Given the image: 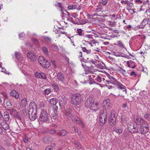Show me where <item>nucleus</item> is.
Returning <instances> with one entry per match:
<instances>
[{
    "label": "nucleus",
    "instance_id": "nucleus-9",
    "mask_svg": "<svg viewBox=\"0 0 150 150\" xmlns=\"http://www.w3.org/2000/svg\"><path fill=\"white\" fill-rule=\"evenodd\" d=\"M38 62L42 66V65H48V64H49V65H50V63L47 61L44 57L42 56H40L38 57Z\"/></svg>",
    "mask_w": 150,
    "mask_h": 150
},
{
    "label": "nucleus",
    "instance_id": "nucleus-22",
    "mask_svg": "<svg viewBox=\"0 0 150 150\" xmlns=\"http://www.w3.org/2000/svg\"><path fill=\"white\" fill-rule=\"evenodd\" d=\"M55 6L56 7H59V10L62 12V13H63V7L62 6V4L61 3L57 2L55 4Z\"/></svg>",
    "mask_w": 150,
    "mask_h": 150
},
{
    "label": "nucleus",
    "instance_id": "nucleus-15",
    "mask_svg": "<svg viewBox=\"0 0 150 150\" xmlns=\"http://www.w3.org/2000/svg\"><path fill=\"white\" fill-rule=\"evenodd\" d=\"M149 130V127H140L139 128V131L140 133L143 135L146 134Z\"/></svg>",
    "mask_w": 150,
    "mask_h": 150
},
{
    "label": "nucleus",
    "instance_id": "nucleus-17",
    "mask_svg": "<svg viewBox=\"0 0 150 150\" xmlns=\"http://www.w3.org/2000/svg\"><path fill=\"white\" fill-rule=\"evenodd\" d=\"M57 76V77L58 80L61 81H64V75L63 74L61 73H58Z\"/></svg>",
    "mask_w": 150,
    "mask_h": 150
},
{
    "label": "nucleus",
    "instance_id": "nucleus-57",
    "mask_svg": "<svg viewBox=\"0 0 150 150\" xmlns=\"http://www.w3.org/2000/svg\"><path fill=\"white\" fill-rule=\"evenodd\" d=\"M58 107L55 105L53 107V111L55 113L57 112V110L58 109Z\"/></svg>",
    "mask_w": 150,
    "mask_h": 150
},
{
    "label": "nucleus",
    "instance_id": "nucleus-64",
    "mask_svg": "<svg viewBox=\"0 0 150 150\" xmlns=\"http://www.w3.org/2000/svg\"><path fill=\"white\" fill-rule=\"evenodd\" d=\"M68 21H70L71 22L73 23H74V21L73 20V19L71 17H70L68 18L67 19Z\"/></svg>",
    "mask_w": 150,
    "mask_h": 150
},
{
    "label": "nucleus",
    "instance_id": "nucleus-33",
    "mask_svg": "<svg viewBox=\"0 0 150 150\" xmlns=\"http://www.w3.org/2000/svg\"><path fill=\"white\" fill-rule=\"evenodd\" d=\"M21 103L22 106L24 107H25L27 104V100L25 98H23L22 100Z\"/></svg>",
    "mask_w": 150,
    "mask_h": 150
},
{
    "label": "nucleus",
    "instance_id": "nucleus-14",
    "mask_svg": "<svg viewBox=\"0 0 150 150\" xmlns=\"http://www.w3.org/2000/svg\"><path fill=\"white\" fill-rule=\"evenodd\" d=\"M35 75L36 77L38 78H42L44 79H46L47 78L46 75L43 73L36 72Z\"/></svg>",
    "mask_w": 150,
    "mask_h": 150
},
{
    "label": "nucleus",
    "instance_id": "nucleus-7",
    "mask_svg": "<svg viewBox=\"0 0 150 150\" xmlns=\"http://www.w3.org/2000/svg\"><path fill=\"white\" fill-rule=\"evenodd\" d=\"M108 122L109 125L112 126L116 124V118L115 113H112L110 115L108 118Z\"/></svg>",
    "mask_w": 150,
    "mask_h": 150
},
{
    "label": "nucleus",
    "instance_id": "nucleus-5",
    "mask_svg": "<svg viewBox=\"0 0 150 150\" xmlns=\"http://www.w3.org/2000/svg\"><path fill=\"white\" fill-rule=\"evenodd\" d=\"M107 113L105 110H102L99 116V121L102 124H105L107 120Z\"/></svg>",
    "mask_w": 150,
    "mask_h": 150
},
{
    "label": "nucleus",
    "instance_id": "nucleus-39",
    "mask_svg": "<svg viewBox=\"0 0 150 150\" xmlns=\"http://www.w3.org/2000/svg\"><path fill=\"white\" fill-rule=\"evenodd\" d=\"M51 92V90L50 88H47L45 89L44 91V93L46 95H48Z\"/></svg>",
    "mask_w": 150,
    "mask_h": 150
},
{
    "label": "nucleus",
    "instance_id": "nucleus-19",
    "mask_svg": "<svg viewBox=\"0 0 150 150\" xmlns=\"http://www.w3.org/2000/svg\"><path fill=\"white\" fill-rule=\"evenodd\" d=\"M67 134V132L65 129H63L60 130L57 135L63 137L65 136Z\"/></svg>",
    "mask_w": 150,
    "mask_h": 150
},
{
    "label": "nucleus",
    "instance_id": "nucleus-50",
    "mask_svg": "<svg viewBox=\"0 0 150 150\" xmlns=\"http://www.w3.org/2000/svg\"><path fill=\"white\" fill-rule=\"evenodd\" d=\"M44 39L45 41L47 42H50L51 41V38L47 36L44 37Z\"/></svg>",
    "mask_w": 150,
    "mask_h": 150
},
{
    "label": "nucleus",
    "instance_id": "nucleus-40",
    "mask_svg": "<svg viewBox=\"0 0 150 150\" xmlns=\"http://www.w3.org/2000/svg\"><path fill=\"white\" fill-rule=\"evenodd\" d=\"M103 8V6L101 4H100L96 7V11H97V12L100 11Z\"/></svg>",
    "mask_w": 150,
    "mask_h": 150
},
{
    "label": "nucleus",
    "instance_id": "nucleus-23",
    "mask_svg": "<svg viewBox=\"0 0 150 150\" xmlns=\"http://www.w3.org/2000/svg\"><path fill=\"white\" fill-rule=\"evenodd\" d=\"M57 112L56 113H55L53 112L51 115V118L52 121H55L56 119L57 118Z\"/></svg>",
    "mask_w": 150,
    "mask_h": 150
},
{
    "label": "nucleus",
    "instance_id": "nucleus-18",
    "mask_svg": "<svg viewBox=\"0 0 150 150\" xmlns=\"http://www.w3.org/2000/svg\"><path fill=\"white\" fill-rule=\"evenodd\" d=\"M10 116L9 113L8 112H4V117H2V119H4L6 121H8L9 119Z\"/></svg>",
    "mask_w": 150,
    "mask_h": 150
},
{
    "label": "nucleus",
    "instance_id": "nucleus-20",
    "mask_svg": "<svg viewBox=\"0 0 150 150\" xmlns=\"http://www.w3.org/2000/svg\"><path fill=\"white\" fill-rule=\"evenodd\" d=\"M135 125L133 124V123L128 124L127 125V129L128 131L130 132H131L132 131V130L134 126Z\"/></svg>",
    "mask_w": 150,
    "mask_h": 150
},
{
    "label": "nucleus",
    "instance_id": "nucleus-58",
    "mask_svg": "<svg viewBox=\"0 0 150 150\" xmlns=\"http://www.w3.org/2000/svg\"><path fill=\"white\" fill-rule=\"evenodd\" d=\"M129 12L131 13V14H133L135 12L134 11V9H131L128 10Z\"/></svg>",
    "mask_w": 150,
    "mask_h": 150
},
{
    "label": "nucleus",
    "instance_id": "nucleus-48",
    "mask_svg": "<svg viewBox=\"0 0 150 150\" xmlns=\"http://www.w3.org/2000/svg\"><path fill=\"white\" fill-rule=\"evenodd\" d=\"M6 104L8 108H10L12 107V105L11 104V102L10 101H6Z\"/></svg>",
    "mask_w": 150,
    "mask_h": 150
},
{
    "label": "nucleus",
    "instance_id": "nucleus-3",
    "mask_svg": "<svg viewBox=\"0 0 150 150\" xmlns=\"http://www.w3.org/2000/svg\"><path fill=\"white\" fill-rule=\"evenodd\" d=\"M71 103L74 105H79L83 101L81 94L79 93L73 94L71 96Z\"/></svg>",
    "mask_w": 150,
    "mask_h": 150
},
{
    "label": "nucleus",
    "instance_id": "nucleus-49",
    "mask_svg": "<svg viewBox=\"0 0 150 150\" xmlns=\"http://www.w3.org/2000/svg\"><path fill=\"white\" fill-rule=\"evenodd\" d=\"M22 114L23 117H24L27 115V113L26 112V110L25 109L23 110Z\"/></svg>",
    "mask_w": 150,
    "mask_h": 150
},
{
    "label": "nucleus",
    "instance_id": "nucleus-13",
    "mask_svg": "<svg viewBox=\"0 0 150 150\" xmlns=\"http://www.w3.org/2000/svg\"><path fill=\"white\" fill-rule=\"evenodd\" d=\"M75 147L79 150H83V148L80 144V142L77 140H75L73 142Z\"/></svg>",
    "mask_w": 150,
    "mask_h": 150
},
{
    "label": "nucleus",
    "instance_id": "nucleus-25",
    "mask_svg": "<svg viewBox=\"0 0 150 150\" xmlns=\"http://www.w3.org/2000/svg\"><path fill=\"white\" fill-rule=\"evenodd\" d=\"M140 127H149V125L147 124V122L144 120H142V121L141 122L140 124Z\"/></svg>",
    "mask_w": 150,
    "mask_h": 150
},
{
    "label": "nucleus",
    "instance_id": "nucleus-27",
    "mask_svg": "<svg viewBox=\"0 0 150 150\" xmlns=\"http://www.w3.org/2000/svg\"><path fill=\"white\" fill-rule=\"evenodd\" d=\"M118 83V84H117V87L118 88H120V89H125V90H124L123 91H125V92L126 93L127 91H126V89L125 88L126 87L125 86H124L122 85V84L119 83Z\"/></svg>",
    "mask_w": 150,
    "mask_h": 150
},
{
    "label": "nucleus",
    "instance_id": "nucleus-55",
    "mask_svg": "<svg viewBox=\"0 0 150 150\" xmlns=\"http://www.w3.org/2000/svg\"><path fill=\"white\" fill-rule=\"evenodd\" d=\"M144 118H145L146 119L148 120H150V115L149 114H146L144 115Z\"/></svg>",
    "mask_w": 150,
    "mask_h": 150
},
{
    "label": "nucleus",
    "instance_id": "nucleus-30",
    "mask_svg": "<svg viewBox=\"0 0 150 150\" xmlns=\"http://www.w3.org/2000/svg\"><path fill=\"white\" fill-rule=\"evenodd\" d=\"M127 4V10L132 9L133 7H134L133 4L132 2H128Z\"/></svg>",
    "mask_w": 150,
    "mask_h": 150
},
{
    "label": "nucleus",
    "instance_id": "nucleus-56",
    "mask_svg": "<svg viewBox=\"0 0 150 150\" xmlns=\"http://www.w3.org/2000/svg\"><path fill=\"white\" fill-rule=\"evenodd\" d=\"M17 60H18V62L19 63H21L22 64H23L24 62V58L23 57V59H22L23 61L22 60V59H21V57H20Z\"/></svg>",
    "mask_w": 150,
    "mask_h": 150
},
{
    "label": "nucleus",
    "instance_id": "nucleus-2",
    "mask_svg": "<svg viewBox=\"0 0 150 150\" xmlns=\"http://www.w3.org/2000/svg\"><path fill=\"white\" fill-rule=\"evenodd\" d=\"M37 108L34 102H31L29 104L28 115L31 121H34L37 118Z\"/></svg>",
    "mask_w": 150,
    "mask_h": 150
},
{
    "label": "nucleus",
    "instance_id": "nucleus-63",
    "mask_svg": "<svg viewBox=\"0 0 150 150\" xmlns=\"http://www.w3.org/2000/svg\"><path fill=\"white\" fill-rule=\"evenodd\" d=\"M131 76H134V77H136L137 76V74H135V72L134 71H132L130 73Z\"/></svg>",
    "mask_w": 150,
    "mask_h": 150
},
{
    "label": "nucleus",
    "instance_id": "nucleus-4",
    "mask_svg": "<svg viewBox=\"0 0 150 150\" xmlns=\"http://www.w3.org/2000/svg\"><path fill=\"white\" fill-rule=\"evenodd\" d=\"M48 114L45 110H44L41 111L40 115V116L38 119L40 121L42 122H46L48 119Z\"/></svg>",
    "mask_w": 150,
    "mask_h": 150
},
{
    "label": "nucleus",
    "instance_id": "nucleus-43",
    "mask_svg": "<svg viewBox=\"0 0 150 150\" xmlns=\"http://www.w3.org/2000/svg\"><path fill=\"white\" fill-rule=\"evenodd\" d=\"M82 51L86 52L87 54H90L91 53V51L90 50H87L85 47H82Z\"/></svg>",
    "mask_w": 150,
    "mask_h": 150
},
{
    "label": "nucleus",
    "instance_id": "nucleus-52",
    "mask_svg": "<svg viewBox=\"0 0 150 150\" xmlns=\"http://www.w3.org/2000/svg\"><path fill=\"white\" fill-rule=\"evenodd\" d=\"M32 61L33 62H35L36 60L37 57L35 54L33 53V56L32 55Z\"/></svg>",
    "mask_w": 150,
    "mask_h": 150
},
{
    "label": "nucleus",
    "instance_id": "nucleus-51",
    "mask_svg": "<svg viewBox=\"0 0 150 150\" xmlns=\"http://www.w3.org/2000/svg\"><path fill=\"white\" fill-rule=\"evenodd\" d=\"M102 78H101L99 76H97L96 78L95 79V80L98 82H100L102 81Z\"/></svg>",
    "mask_w": 150,
    "mask_h": 150
},
{
    "label": "nucleus",
    "instance_id": "nucleus-41",
    "mask_svg": "<svg viewBox=\"0 0 150 150\" xmlns=\"http://www.w3.org/2000/svg\"><path fill=\"white\" fill-rule=\"evenodd\" d=\"M77 33L78 35L80 36L82 35V32L83 31V30L81 28L78 29L77 30Z\"/></svg>",
    "mask_w": 150,
    "mask_h": 150
},
{
    "label": "nucleus",
    "instance_id": "nucleus-6",
    "mask_svg": "<svg viewBox=\"0 0 150 150\" xmlns=\"http://www.w3.org/2000/svg\"><path fill=\"white\" fill-rule=\"evenodd\" d=\"M11 115L13 117L17 120L21 121V117L16 110L11 108L8 110Z\"/></svg>",
    "mask_w": 150,
    "mask_h": 150
},
{
    "label": "nucleus",
    "instance_id": "nucleus-21",
    "mask_svg": "<svg viewBox=\"0 0 150 150\" xmlns=\"http://www.w3.org/2000/svg\"><path fill=\"white\" fill-rule=\"evenodd\" d=\"M50 102L52 106H54L57 103V101L55 98H52L50 99Z\"/></svg>",
    "mask_w": 150,
    "mask_h": 150
},
{
    "label": "nucleus",
    "instance_id": "nucleus-37",
    "mask_svg": "<svg viewBox=\"0 0 150 150\" xmlns=\"http://www.w3.org/2000/svg\"><path fill=\"white\" fill-rule=\"evenodd\" d=\"M57 130L54 129H51L49 131V133L52 135L55 134Z\"/></svg>",
    "mask_w": 150,
    "mask_h": 150
},
{
    "label": "nucleus",
    "instance_id": "nucleus-31",
    "mask_svg": "<svg viewBox=\"0 0 150 150\" xmlns=\"http://www.w3.org/2000/svg\"><path fill=\"white\" fill-rule=\"evenodd\" d=\"M113 131H115L117 134H120L122 133L123 130L121 128H117L115 127Z\"/></svg>",
    "mask_w": 150,
    "mask_h": 150
},
{
    "label": "nucleus",
    "instance_id": "nucleus-59",
    "mask_svg": "<svg viewBox=\"0 0 150 150\" xmlns=\"http://www.w3.org/2000/svg\"><path fill=\"white\" fill-rule=\"evenodd\" d=\"M145 5H148V3H147L146 4V2H144V3H143V6H142H142H140V7H141V8H140V9L139 10L140 11H142V10H143L142 9V8L143 7V6H145Z\"/></svg>",
    "mask_w": 150,
    "mask_h": 150
},
{
    "label": "nucleus",
    "instance_id": "nucleus-45",
    "mask_svg": "<svg viewBox=\"0 0 150 150\" xmlns=\"http://www.w3.org/2000/svg\"><path fill=\"white\" fill-rule=\"evenodd\" d=\"M32 55L33 56V53L31 52H28L27 54V57L29 58L32 61Z\"/></svg>",
    "mask_w": 150,
    "mask_h": 150
},
{
    "label": "nucleus",
    "instance_id": "nucleus-10",
    "mask_svg": "<svg viewBox=\"0 0 150 150\" xmlns=\"http://www.w3.org/2000/svg\"><path fill=\"white\" fill-rule=\"evenodd\" d=\"M133 121L136 125H138L140 124L143 119L141 118L139 116L136 115H134L132 116Z\"/></svg>",
    "mask_w": 150,
    "mask_h": 150
},
{
    "label": "nucleus",
    "instance_id": "nucleus-12",
    "mask_svg": "<svg viewBox=\"0 0 150 150\" xmlns=\"http://www.w3.org/2000/svg\"><path fill=\"white\" fill-rule=\"evenodd\" d=\"M73 112L70 108H67L65 109V113L66 117L67 119L70 118L73 115Z\"/></svg>",
    "mask_w": 150,
    "mask_h": 150
},
{
    "label": "nucleus",
    "instance_id": "nucleus-26",
    "mask_svg": "<svg viewBox=\"0 0 150 150\" xmlns=\"http://www.w3.org/2000/svg\"><path fill=\"white\" fill-rule=\"evenodd\" d=\"M1 125L2 128L5 130H7L9 128V126L6 123L4 122L2 123Z\"/></svg>",
    "mask_w": 150,
    "mask_h": 150
},
{
    "label": "nucleus",
    "instance_id": "nucleus-24",
    "mask_svg": "<svg viewBox=\"0 0 150 150\" xmlns=\"http://www.w3.org/2000/svg\"><path fill=\"white\" fill-rule=\"evenodd\" d=\"M85 71H86L85 74H87L88 73H92V72L91 71V70L90 69V67L88 66H83Z\"/></svg>",
    "mask_w": 150,
    "mask_h": 150
},
{
    "label": "nucleus",
    "instance_id": "nucleus-62",
    "mask_svg": "<svg viewBox=\"0 0 150 150\" xmlns=\"http://www.w3.org/2000/svg\"><path fill=\"white\" fill-rule=\"evenodd\" d=\"M0 67L1 68L2 70L1 71L3 72H4L5 73H7V71H6V69L4 68V67H2V66H0Z\"/></svg>",
    "mask_w": 150,
    "mask_h": 150
},
{
    "label": "nucleus",
    "instance_id": "nucleus-54",
    "mask_svg": "<svg viewBox=\"0 0 150 150\" xmlns=\"http://www.w3.org/2000/svg\"><path fill=\"white\" fill-rule=\"evenodd\" d=\"M33 42L34 44L36 45H38L39 44V42L35 38L33 39Z\"/></svg>",
    "mask_w": 150,
    "mask_h": 150
},
{
    "label": "nucleus",
    "instance_id": "nucleus-47",
    "mask_svg": "<svg viewBox=\"0 0 150 150\" xmlns=\"http://www.w3.org/2000/svg\"><path fill=\"white\" fill-rule=\"evenodd\" d=\"M52 47L54 51H57L59 49V48L55 44L52 45Z\"/></svg>",
    "mask_w": 150,
    "mask_h": 150
},
{
    "label": "nucleus",
    "instance_id": "nucleus-35",
    "mask_svg": "<svg viewBox=\"0 0 150 150\" xmlns=\"http://www.w3.org/2000/svg\"><path fill=\"white\" fill-rule=\"evenodd\" d=\"M42 50L45 55L47 56L48 55V50L46 47H43L42 48Z\"/></svg>",
    "mask_w": 150,
    "mask_h": 150
},
{
    "label": "nucleus",
    "instance_id": "nucleus-53",
    "mask_svg": "<svg viewBox=\"0 0 150 150\" xmlns=\"http://www.w3.org/2000/svg\"><path fill=\"white\" fill-rule=\"evenodd\" d=\"M51 61L52 65L53 66H56V61L54 59H52Z\"/></svg>",
    "mask_w": 150,
    "mask_h": 150
},
{
    "label": "nucleus",
    "instance_id": "nucleus-44",
    "mask_svg": "<svg viewBox=\"0 0 150 150\" xmlns=\"http://www.w3.org/2000/svg\"><path fill=\"white\" fill-rule=\"evenodd\" d=\"M52 140V139L49 137H46L44 138V141L45 142H49Z\"/></svg>",
    "mask_w": 150,
    "mask_h": 150
},
{
    "label": "nucleus",
    "instance_id": "nucleus-42",
    "mask_svg": "<svg viewBox=\"0 0 150 150\" xmlns=\"http://www.w3.org/2000/svg\"><path fill=\"white\" fill-rule=\"evenodd\" d=\"M117 45H118L120 47L124 48V45L122 44L121 41L119 40L117 41Z\"/></svg>",
    "mask_w": 150,
    "mask_h": 150
},
{
    "label": "nucleus",
    "instance_id": "nucleus-16",
    "mask_svg": "<svg viewBox=\"0 0 150 150\" xmlns=\"http://www.w3.org/2000/svg\"><path fill=\"white\" fill-rule=\"evenodd\" d=\"M10 95L14 97L16 99L18 98L19 97V94L18 92L15 90H12L10 93Z\"/></svg>",
    "mask_w": 150,
    "mask_h": 150
},
{
    "label": "nucleus",
    "instance_id": "nucleus-61",
    "mask_svg": "<svg viewBox=\"0 0 150 150\" xmlns=\"http://www.w3.org/2000/svg\"><path fill=\"white\" fill-rule=\"evenodd\" d=\"M78 118L77 117H76V116H73L72 117V121L74 122H74H75L76 121V120L77 119V118Z\"/></svg>",
    "mask_w": 150,
    "mask_h": 150
},
{
    "label": "nucleus",
    "instance_id": "nucleus-28",
    "mask_svg": "<svg viewBox=\"0 0 150 150\" xmlns=\"http://www.w3.org/2000/svg\"><path fill=\"white\" fill-rule=\"evenodd\" d=\"M15 55L16 56V58H17V59L19 58L20 57H21V59H23V56L21 54V53L20 52H15ZM22 60L23 61V60Z\"/></svg>",
    "mask_w": 150,
    "mask_h": 150
},
{
    "label": "nucleus",
    "instance_id": "nucleus-60",
    "mask_svg": "<svg viewBox=\"0 0 150 150\" xmlns=\"http://www.w3.org/2000/svg\"><path fill=\"white\" fill-rule=\"evenodd\" d=\"M108 2V0H102V3L103 5H105Z\"/></svg>",
    "mask_w": 150,
    "mask_h": 150
},
{
    "label": "nucleus",
    "instance_id": "nucleus-46",
    "mask_svg": "<svg viewBox=\"0 0 150 150\" xmlns=\"http://www.w3.org/2000/svg\"><path fill=\"white\" fill-rule=\"evenodd\" d=\"M75 123H78L81 124V125H83L82 122L81 120L80 119L78 118H77V119L76 120L75 122H74Z\"/></svg>",
    "mask_w": 150,
    "mask_h": 150
},
{
    "label": "nucleus",
    "instance_id": "nucleus-1",
    "mask_svg": "<svg viewBox=\"0 0 150 150\" xmlns=\"http://www.w3.org/2000/svg\"><path fill=\"white\" fill-rule=\"evenodd\" d=\"M85 105L87 108H89L91 110L96 111L98 110V104L95 101L94 97L92 95L90 96L86 100Z\"/></svg>",
    "mask_w": 150,
    "mask_h": 150
},
{
    "label": "nucleus",
    "instance_id": "nucleus-34",
    "mask_svg": "<svg viewBox=\"0 0 150 150\" xmlns=\"http://www.w3.org/2000/svg\"><path fill=\"white\" fill-rule=\"evenodd\" d=\"M138 132V129L137 126L135 125L134 126V128L132 130V131L130 133H137Z\"/></svg>",
    "mask_w": 150,
    "mask_h": 150
},
{
    "label": "nucleus",
    "instance_id": "nucleus-32",
    "mask_svg": "<svg viewBox=\"0 0 150 150\" xmlns=\"http://www.w3.org/2000/svg\"><path fill=\"white\" fill-rule=\"evenodd\" d=\"M52 88H53L55 91L58 92L59 91V87L58 86L55 84H52Z\"/></svg>",
    "mask_w": 150,
    "mask_h": 150
},
{
    "label": "nucleus",
    "instance_id": "nucleus-36",
    "mask_svg": "<svg viewBox=\"0 0 150 150\" xmlns=\"http://www.w3.org/2000/svg\"><path fill=\"white\" fill-rule=\"evenodd\" d=\"M77 6L76 4L68 6L67 8L69 10L74 9L76 8Z\"/></svg>",
    "mask_w": 150,
    "mask_h": 150
},
{
    "label": "nucleus",
    "instance_id": "nucleus-38",
    "mask_svg": "<svg viewBox=\"0 0 150 150\" xmlns=\"http://www.w3.org/2000/svg\"><path fill=\"white\" fill-rule=\"evenodd\" d=\"M108 23L109 25L112 27H114L116 25V22L115 21H109Z\"/></svg>",
    "mask_w": 150,
    "mask_h": 150
},
{
    "label": "nucleus",
    "instance_id": "nucleus-8",
    "mask_svg": "<svg viewBox=\"0 0 150 150\" xmlns=\"http://www.w3.org/2000/svg\"><path fill=\"white\" fill-rule=\"evenodd\" d=\"M112 105L110 102V100L108 99L104 100L102 104V106L106 109H110L112 106Z\"/></svg>",
    "mask_w": 150,
    "mask_h": 150
},
{
    "label": "nucleus",
    "instance_id": "nucleus-29",
    "mask_svg": "<svg viewBox=\"0 0 150 150\" xmlns=\"http://www.w3.org/2000/svg\"><path fill=\"white\" fill-rule=\"evenodd\" d=\"M105 73L109 79V80H111V79H112L113 80L115 81L117 83H119V82L118 81H117V80L116 79H115L114 77H113L112 76H110V75L108 74L106 72H105Z\"/></svg>",
    "mask_w": 150,
    "mask_h": 150
},
{
    "label": "nucleus",
    "instance_id": "nucleus-11",
    "mask_svg": "<svg viewBox=\"0 0 150 150\" xmlns=\"http://www.w3.org/2000/svg\"><path fill=\"white\" fill-rule=\"evenodd\" d=\"M66 99L64 96L60 97L59 98V106L61 107H64L66 103Z\"/></svg>",
    "mask_w": 150,
    "mask_h": 150
}]
</instances>
